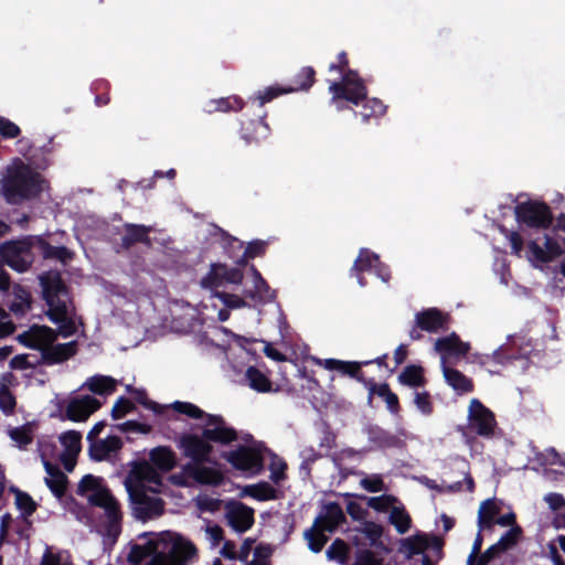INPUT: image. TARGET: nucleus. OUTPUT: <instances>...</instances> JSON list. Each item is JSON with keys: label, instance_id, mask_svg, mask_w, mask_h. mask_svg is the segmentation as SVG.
Returning a JSON list of instances; mask_svg holds the SVG:
<instances>
[{"label": "nucleus", "instance_id": "nucleus-44", "mask_svg": "<svg viewBox=\"0 0 565 565\" xmlns=\"http://www.w3.org/2000/svg\"><path fill=\"white\" fill-rule=\"evenodd\" d=\"M390 523L394 525L399 534H404L411 529L412 519L403 505L393 507L390 513Z\"/></svg>", "mask_w": 565, "mask_h": 565}, {"label": "nucleus", "instance_id": "nucleus-31", "mask_svg": "<svg viewBox=\"0 0 565 565\" xmlns=\"http://www.w3.org/2000/svg\"><path fill=\"white\" fill-rule=\"evenodd\" d=\"M150 460L152 465L163 471L172 470L177 465V458L173 450L169 447L159 446L150 451Z\"/></svg>", "mask_w": 565, "mask_h": 565}, {"label": "nucleus", "instance_id": "nucleus-64", "mask_svg": "<svg viewBox=\"0 0 565 565\" xmlns=\"http://www.w3.org/2000/svg\"><path fill=\"white\" fill-rule=\"evenodd\" d=\"M117 428L124 433H139V434H149L152 430L151 425L139 423L137 420H127L122 424H119Z\"/></svg>", "mask_w": 565, "mask_h": 565}, {"label": "nucleus", "instance_id": "nucleus-40", "mask_svg": "<svg viewBox=\"0 0 565 565\" xmlns=\"http://www.w3.org/2000/svg\"><path fill=\"white\" fill-rule=\"evenodd\" d=\"M323 457H326L324 454L318 451L313 446L306 447L300 451L301 463L299 467V473L302 480L311 478L313 463Z\"/></svg>", "mask_w": 565, "mask_h": 565}, {"label": "nucleus", "instance_id": "nucleus-50", "mask_svg": "<svg viewBox=\"0 0 565 565\" xmlns=\"http://www.w3.org/2000/svg\"><path fill=\"white\" fill-rule=\"evenodd\" d=\"M9 436L18 444L19 448L24 449L33 441V427L31 424H24L20 427L12 428L9 431Z\"/></svg>", "mask_w": 565, "mask_h": 565}, {"label": "nucleus", "instance_id": "nucleus-8", "mask_svg": "<svg viewBox=\"0 0 565 565\" xmlns=\"http://www.w3.org/2000/svg\"><path fill=\"white\" fill-rule=\"evenodd\" d=\"M451 317L436 307L425 308L415 313L414 324L408 335L412 341L424 338L423 332L439 333L449 329Z\"/></svg>", "mask_w": 565, "mask_h": 565}, {"label": "nucleus", "instance_id": "nucleus-46", "mask_svg": "<svg viewBox=\"0 0 565 565\" xmlns=\"http://www.w3.org/2000/svg\"><path fill=\"white\" fill-rule=\"evenodd\" d=\"M267 243L260 239L252 241L245 247L243 255L236 260L239 267H245L249 259L263 256L266 253Z\"/></svg>", "mask_w": 565, "mask_h": 565}, {"label": "nucleus", "instance_id": "nucleus-32", "mask_svg": "<svg viewBox=\"0 0 565 565\" xmlns=\"http://www.w3.org/2000/svg\"><path fill=\"white\" fill-rule=\"evenodd\" d=\"M244 105L245 103L241 97L228 96L209 100L205 105L204 110L207 114H213L216 111H238L243 109Z\"/></svg>", "mask_w": 565, "mask_h": 565}, {"label": "nucleus", "instance_id": "nucleus-28", "mask_svg": "<svg viewBox=\"0 0 565 565\" xmlns=\"http://www.w3.org/2000/svg\"><path fill=\"white\" fill-rule=\"evenodd\" d=\"M369 401H372L374 394L383 398L388 412L397 415L401 412L398 396L391 390L388 383L376 384L373 380H369Z\"/></svg>", "mask_w": 565, "mask_h": 565}, {"label": "nucleus", "instance_id": "nucleus-27", "mask_svg": "<svg viewBox=\"0 0 565 565\" xmlns=\"http://www.w3.org/2000/svg\"><path fill=\"white\" fill-rule=\"evenodd\" d=\"M443 374L446 383L459 395L471 393L475 388L473 381L462 372L446 365L443 361Z\"/></svg>", "mask_w": 565, "mask_h": 565}, {"label": "nucleus", "instance_id": "nucleus-59", "mask_svg": "<svg viewBox=\"0 0 565 565\" xmlns=\"http://www.w3.org/2000/svg\"><path fill=\"white\" fill-rule=\"evenodd\" d=\"M414 404L424 414L430 415L434 412V405L429 392H416L414 395Z\"/></svg>", "mask_w": 565, "mask_h": 565}, {"label": "nucleus", "instance_id": "nucleus-42", "mask_svg": "<svg viewBox=\"0 0 565 565\" xmlns=\"http://www.w3.org/2000/svg\"><path fill=\"white\" fill-rule=\"evenodd\" d=\"M321 521H331L332 525L329 526V532L332 533L342 522L345 521L342 508L337 502H330L326 505V514L320 515L315 520V526L319 525Z\"/></svg>", "mask_w": 565, "mask_h": 565}, {"label": "nucleus", "instance_id": "nucleus-52", "mask_svg": "<svg viewBox=\"0 0 565 565\" xmlns=\"http://www.w3.org/2000/svg\"><path fill=\"white\" fill-rule=\"evenodd\" d=\"M62 445L65 447L66 452L78 455L82 445V434L76 430H67L60 437Z\"/></svg>", "mask_w": 565, "mask_h": 565}, {"label": "nucleus", "instance_id": "nucleus-56", "mask_svg": "<svg viewBox=\"0 0 565 565\" xmlns=\"http://www.w3.org/2000/svg\"><path fill=\"white\" fill-rule=\"evenodd\" d=\"M254 287L255 290L247 294L253 300L266 301L275 297L274 291H271L268 282L263 277L255 281Z\"/></svg>", "mask_w": 565, "mask_h": 565}, {"label": "nucleus", "instance_id": "nucleus-18", "mask_svg": "<svg viewBox=\"0 0 565 565\" xmlns=\"http://www.w3.org/2000/svg\"><path fill=\"white\" fill-rule=\"evenodd\" d=\"M100 407L102 403L90 395L76 397L68 402L63 418L72 422H85Z\"/></svg>", "mask_w": 565, "mask_h": 565}, {"label": "nucleus", "instance_id": "nucleus-15", "mask_svg": "<svg viewBox=\"0 0 565 565\" xmlns=\"http://www.w3.org/2000/svg\"><path fill=\"white\" fill-rule=\"evenodd\" d=\"M562 254L563 248L558 241L547 234L544 235V247L536 241H530L527 244L526 257L534 265L550 263Z\"/></svg>", "mask_w": 565, "mask_h": 565}, {"label": "nucleus", "instance_id": "nucleus-7", "mask_svg": "<svg viewBox=\"0 0 565 565\" xmlns=\"http://www.w3.org/2000/svg\"><path fill=\"white\" fill-rule=\"evenodd\" d=\"M514 215L520 225L535 230H547L554 221L550 205L537 200L518 203L514 207Z\"/></svg>", "mask_w": 565, "mask_h": 565}, {"label": "nucleus", "instance_id": "nucleus-2", "mask_svg": "<svg viewBox=\"0 0 565 565\" xmlns=\"http://www.w3.org/2000/svg\"><path fill=\"white\" fill-rule=\"evenodd\" d=\"M42 183L40 173L20 162L8 169L2 182V193L9 204H20L38 198L43 190Z\"/></svg>", "mask_w": 565, "mask_h": 565}, {"label": "nucleus", "instance_id": "nucleus-13", "mask_svg": "<svg viewBox=\"0 0 565 565\" xmlns=\"http://www.w3.org/2000/svg\"><path fill=\"white\" fill-rule=\"evenodd\" d=\"M203 437L211 444L230 445L238 439L237 430L226 424L221 415H206Z\"/></svg>", "mask_w": 565, "mask_h": 565}, {"label": "nucleus", "instance_id": "nucleus-48", "mask_svg": "<svg viewBox=\"0 0 565 565\" xmlns=\"http://www.w3.org/2000/svg\"><path fill=\"white\" fill-rule=\"evenodd\" d=\"M244 492L258 501L275 500L277 498L276 489L267 482L247 486Z\"/></svg>", "mask_w": 565, "mask_h": 565}, {"label": "nucleus", "instance_id": "nucleus-16", "mask_svg": "<svg viewBox=\"0 0 565 565\" xmlns=\"http://www.w3.org/2000/svg\"><path fill=\"white\" fill-rule=\"evenodd\" d=\"M57 333L54 329L47 326L33 324L29 330L18 335V341L26 348L39 350L42 353V349L45 344L55 342Z\"/></svg>", "mask_w": 565, "mask_h": 565}, {"label": "nucleus", "instance_id": "nucleus-5", "mask_svg": "<svg viewBox=\"0 0 565 565\" xmlns=\"http://www.w3.org/2000/svg\"><path fill=\"white\" fill-rule=\"evenodd\" d=\"M150 552L154 553L152 565H185L196 554L195 546L178 537L173 541H149Z\"/></svg>", "mask_w": 565, "mask_h": 565}, {"label": "nucleus", "instance_id": "nucleus-34", "mask_svg": "<svg viewBox=\"0 0 565 565\" xmlns=\"http://www.w3.org/2000/svg\"><path fill=\"white\" fill-rule=\"evenodd\" d=\"M245 379L248 386L259 393H269L273 391V382L256 366H248L245 372Z\"/></svg>", "mask_w": 565, "mask_h": 565}, {"label": "nucleus", "instance_id": "nucleus-49", "mask_svg": "<svg viewBox=\"0 0 565 565\" xmlns=\"http://www.w3.org/2000/svg\"><path fill=\"white\" fill-rule=\"evenodd\" d=\"M326 555L328 559L345 565L349 561V545L343 540L335 539L327 548Z\"/></svg>", "mask_w": 565, "mask_h": 565}, {"label": "nucleus", "instance_id": "nucleus-12", "mask_svg": "<svg viewBox=\"0 0 565 565\" xmlns=\"http://www.w3.org/2000/svg\"><path fill=\"white\" fill-rule=\"evenodd\" d=\"M242 267H228L222 263H213L209 273L201 279V287L214 290L225 284L238 285L243 280Z\"/></svg>", "mask_w": 565, "mask_h": 565}, {"label": "nucleus", "instance_id": "nucleus-22", "mask_svg": "<svg viewBox=\"0 0 565 565\" xmlns=\"http://www.w3.org/2000/svg\"><path fill=\"white\" fill-rule=\"evenodd\" d=\"M150 232L151 227L149 226L142 224L125 223L124 235L121 236L119 246L125 250H128L138 243L150 246Z\"/></svg>", "mask_w": 565, "mask_h": 565}, {"label": "nucleus", "instance_id": "nucleus-9", "mask_svg": "<svg viewBox=\"0 0 565 565\" xmlns=\"http://www.w3.org/2000/svg\"><path fill=\"white\" fill-rule=\"evenodd\" d=\"M33 242L31 237L7 241L0 244V258L18 273L28 271L33 264Z\"/></svg>", "mask_w": 565, "mask_h": 565}, {"label": "nucleus", "instance_id": "nucleus-43", "mask_svg": "<svg viewBox=\"0 0 565 565\" xmlns=\"http://www.w3.org/2000/svg\"><path fill=\"white\" fill-rule=\"evenodd\" d=\"M375 263H380V257L377 254L371 252L367 248H361L359 252V256L354 260L350 273L370 271L373 269Z\"/></svg>", "mask_w": 565, "mask_h": 565}, {"label": "nucleus", "instance_id": "nucleus-29", "mask_svg": "<svg viewBox=\"0 0 565 565\" xmlns=\"http://www.w3.org/2000/svg\"><path fill=\"white\" fill-rule=\"evenodd\" d=\"M12 297L13 300L9 305L10 311L15 317H23L32 306V295L29 288L20 284H14L12 286Z\"/></svg>", "mask_w": 565, "mask_h": 565}, {"label": "nucleus", "instance_id": "nucleus-25", "mask_svg": "<svg viewBox=\"0 0 565 565\" xmlns=\"http://www.w3.org/2000/svg\"><path fill=\"white\" fill-rule=\"evenodd\" d=\"M122 447L120 437L109 435L105 439H98L89 444L88 454L92 460L103 461L108 458L111 452H117Z\"/></svg>", "mask_w": 565, "mask_h": 565}, {"label": "nucleus", "instance_id": "nucleus-63", "mask_svg": "<svg viewBox=\"0 0 565 565\" xmlns=\"http://www.w3.org/2000/svg\"><path fill=\"white\" fill-rule=\"evenodd\" d=\"M501 233H503L505 237L509 239L512 249L511 253L520 257L524 247V242L521 234L515 231H509L505 227L501 228Z\"/></svg>", "mask_w": 565, "mask_h": 565}, {"label": "nucleus", "instance_id": "nucleus-53", "mask_svg": "<svg viewBox=\"0 0 565 565\" xmlns=\"http://www.w3.org/2000/svg\"><path fill=\"white\" fill-rule=\"evenodd\" d=\"M259 128H267V126L262 120L248 119L247 121H243L241 127L242 138L247 143L258 141L257 130Z\"/></svg>", "mask_w": 565, "mask_h": 565}, {"label": "nucleus", "instance_id": "nucleus-41", "mask_svg": "<svg viewBox=\"0 0 565 565\" xmlns=\"http://www.w3.org/2000/svg\"><path fill=\"white\" fill-rule=\"evenodd\" d=\"M316 82V71L312 66H303L295 75L292 84L287 85L292 88V93L300 90H309Z\"/></svg>", "mask_w": 565, "mask_h": 565}, {"label": "nucleus", "instance_id": "nucleus-57", "mask_svg": "<svg viewBox=\"0 0 565 565\" xmlns=\"http://www.w3.org/2000/svg\"><path fill=\"white\" fill-rule=\"evenodd\" d=\"M397 499L391 494H382L380 497L369 498L367 505L377 512H386L392 510Z\"/></svg>", "mask_w": 565, "mask_h": 565}, {"label": "nucleus", "instance_id": "nucleus-45", "mask_svg": "<svg viewBox=\"0 0 565 565\" xmlns=\"http://www.w3.org/2000/svg\"><path fill=\"white\" fill-rule=\"evenodd\" d=\"M15 505L21 511L22 516L25 520L28 526H31V522L28 520L38 509L36 502L33 498L21 490H17L15 492Z\"/></svg>", "mask_w": 565, "mask_h": 565}, {"label": "nucleus", "instance_id": "nucleus-55", "mask_svg": "<svg viewBox=\"0 0 565 565\" xmlns=\"http://www.w3.org/2000/svg\"><path fill=\"white\" fill-rule=\"evenodd\" d=\"M289 93H292V88H288L287 85L286 86L273 85V86L266 87L264 90H259L257 94V98L259 100V105L264 106L266 103L271 102L273 99L279 97L280 95L289 94Z\"/></svg>", "mask_w": 565, "mask_h": 565}, {"label": "nucleus", "instance_id": "nucleus-26", "mask_svg": "<svg viewBox=\"0 0 565 565\" xmlns=\"http://www.w3.org/2000/svg\"><path fill=\"white\" fill-rule=\"evenodd\" d=\"M43 465L46 473L49 475V477L45 478L46 486L56 498H63L67 490V476L57 465H54L49 460H44Z\"/></svg>", "mask_w": 565, "mask_h": 565}, {"label": "nucleus", "instance_id": "nucleus-3", "mask_svg": "<svg viewBox=\"0 0 565 565\" xmlns=\"http://www.w3.org/2000/svg\"><path fill=\"white\" fill-rule=\"evenodd\" d=\"M103 482L104 480L99 477L85 475L78 482L76 493L85 497L90 505L104 509L108 531L119 532L122 518L120 504Z\"/></svg>", "mask_w": 565, "mask_h": 565}, {"label": "nucleus", "instance_id": "nucleus-33", "mask_svg": "<svg viewBox=\"0 0 565 565\" xmlns=\"http://www.w3.org/2000/svg\"><path fill=\"white\" fill-rule=\"evenodd\" d=\"M429 548V537L424 533H417L401 541L399 551L408 558L424 553Z\"/></svg>", "mask_w": 565, "mask_h": 565}, {"label": "nucleus", "instance_id": "nucleus-20", "mask_svg": "<svg viewBox=\"0 0 565 565\" xmlns=\"http://www.w3.org/2000/svg\"><path fill=\"white\" fill-rule=\"evenodd\" d=\"M204 462H188L183 466V473L196 483L205 486H218L222 483L223 473L214 468L203 466Z\"/></svg>", "mask_w": 565, "mask_h": 565}, {"label": "nucleus", "instance_id": "nucleus-21", "mask_svg": "<svg viewBox=\"0 0 565 565\" xmlns=\"http://www.w3.org/2000/svg\"><path fill=\"white\" fill-rule=\"evenodd\" d=\"M319 365L330 371H339L343 375H348L356 381L369 386V380L364 377L361 367L364 366L363 362L342 361L337 359L316 360Z\"/></svg>", "mask_w": 565, "mask_h": 565}, {"label": "nucleus", "instance_id": "nucleus-6", "mask_svg": "<svg viewBox=\"0 0 565 565\" xmlns=\"http://www.w3.org/2000/svg\"><path fill=\"white\" fill-rule=\"evenodd\" d=\"M129 494L132 515L142 522L158 518L164 512V501L159 497H151L142 482H128L126 484Z\"/></svg>", "mask_w": 565, "mask_h": 565}, {"label": "nucleus", "instance_id": "nucleus-39", "mask_svg": "<svg viewBox=\"0 0 565 565\" xmlns=\"http://www.w3.org/2000/svg\"><path fill=\"white\" fill-rule=\"evenodd\" d=\"M38 245L45 259H57L65 264L73 258V252L65 246H53L41 237L38 238Z\"/></svg>", "mask_w": 565, "mask_h": 565}, {"label": "nucleus", "instance_id": "nucleus-54", "mask_svg": "<svg viewBox=\"0 0 565 565\" xmlns=\"http://www.w3.org/2000/svg\"><path fill=\"white\" fill-rule=\"evenodd\" d=\"M171 407L178 412L179 414L185 415L190 418L200 419L205 418L206 419V413L202 411L199 406L189 403V402H174Z\"/></svg>", "mask_w": 565, "mask_h": 565}, {"label": "nucleus", "instance_id": "nucleus-47", "mask_svg": "<svg viewBox=\"0 0 565 565\" xmlns=\"http://www.w3.org/2000/svg\"><path fill=\"white\" fill-rule=\"evenodd\" d=\"M127 391L130 392L134 395L135 401L142 405L145 408L152 411L157 415L164 413L167 407L154 401H151L143 388H134L131 385H128Z\"/></svg>", "mask_w": 565, "mask_h": 565}, {"label": "nucleus", "instance_id": "nucleus-58", "mask_svg": "<svg viewBox=\"0 0 565 565\" xmlns=\"http://www.w3.org/2000/svg\"><path fill=\"white\" fill-rule=\"evenodd\" d=\"M136 409L135 404L124 396H120L111 408L113 419H120Z\"/></svg>", "mask_w": 565, "mask_h": 565}, {"label": "nucleus", "instance_id": "nucleus-38", "mask_svg": "<svg viewBox=\"0 0 565 565\" xmlns=\"http://www.w3.org/2000/svg\"><path fill=\"white\" fill-rule=\"evenodd\" d=\"M319 438L318 446L319 450L324 454L326 457H331V450L337 447V433L332 429L329 423L322 422L318 428Z\"/></svg>", "mask_w": 565, "mask_h": 565}, {"label": "nucleus", "instance_id": "nucleus-37", "mask_svg": "<svg viewBox=\"0 0 565 565\" xmlns=\"http://www.w3.org/2000/svg\"><path fill=\"white\" fill-rule=\"evenodd\" d=\"M87 388L97 395H110L117 388V381L107 375H94L85 384Z\"/></svg>", "mask_w": 565, "mask_h": 565}, {"label": "nucleus", "instance_id": "nucleus-36", "mask_svg": "<svg viewBox=\"0 0 565 565\" xmlns=\"http://www.w3.org/2000/svg\"><path fill=\"white\" fill-rule=\"evenodd\" d=\"M362 103V109L360 111H354V114L358 116L360 115L362 120L364 122H367L371 118H380L385 115L386 113V105L379 99V98H367L362 99L360 104Z\"/></svg>", "mask_w": 565, "mask_h": 565}, {"label": "nucleus", "instance_id": "nucleus-11", "mask_svg": "<svg viewBox=\"0 0 565 565\" xmlns=\"http://www.w3.org/2000/svg\"><path fill=\"white\" fill-rule=\"evenodd\" d=\"M222 457L235 469L258 473L264 467V457L259 449L239 445L236 449L226 451Z\"/></svg>", "mask_w": 565, "mask_h": 565}, {"label": "nucleus", "instance_id": "nucleus-10", "mask_svg": "<svg viewBox=\"0 0 565 565\" xmlns=\"http://www.w3.org/2000/svg\"><path fill=\"white\" fill-rule=\"evenodd\" d=\"M497 420L493 412L478 398H472L468 407V429L483 438L494 435Z\"/></svg>", "mask_w": 565, "mask_h": 565}, {"label": "nucleus", "instance_id": "nucleus-35", "mask_svg": "<svg viewBox=\"0 0 565 565\" xmlns=\"http://www.w3.org/2000/svg\"><path fill=\"white\" fill-rule=\"evenodd\" d=\"M500 508L492 499L483 501L478 511V526L480 531L491 529L497 522Z\"/></svg>", "mask_w": 565, "mask_h": 565}, {"label": "nucleus", "instance_id": "nucleus-51", "mask_svg": "<svg viewBox=\"0 0 565 565\" xmlns=\"http://www.w3.org/2000/svg\"><path fill=\"white\" fill-rule=\"evenodd\" d=\"M305 539L308 541V547L313 553H319L328 542V536L320 530H316L313 526L306 530Z\"/></svg>", "mask_w": 565, "mask_h": 565}, {"label": "nucleus", "instance_id": "nucleus-19", "mask_svg": "<svg viewBox=\"0 0 565 565\" xmlns=\"http://www.w3.org/2000/svg\"><path fill=\"white\" fill-rule=\"evenodd\" d=\"M78 352V343L73 340L67 343H50L42 349V362L46 365L63 363L75 356Z\"/></svg>", "mask_w": 565, "mask_h": 565}, {"label": "nucleus", "instance_id": "nucleus-14", "mask_svg": "<svg viewBox=\"0 0 565 565\" xmlns=\"http://www.w3.org/2000/svg\"><path fill=\"white\" fill-rule=\"evenodd\" d=\"M184 457L192 462H210L213 446L203 437L195 434H182L178 443Z\"/></svg>", "mask_w": 565, "mask_h": 565}, {"label": "nucleus", "instance_id": "nucleus-62", "mask_svg": "<svg viewBox=\"0 0 565 565\" xmlns=\"http://www.w3.org/2000/svg\"><path fill=\"white\" fill-rule=\"evenodd\" d=\"M17 401L14 395L8 387L0 390V409L6 415H11L14 412Z\"/></svg>", "mask_w": 565, "mask_h": 565}, {"label": "nucleus", "instance_id": "nucleus-17", "mask_svg": "<svg viewBox=\"0 0 565 565\" xmlns=\"http://www.w3.org/2000/svg\"><path fill=\"white\" fill-rule=\"evenodd\" d=\"M228 524L238 533L248 531L254 522V509L243 502L231 501L226 504Z\"/></svg>", "mask_w": 565, "mask_h": 565}, {"label": "nucleus", "instance_id": "nucleus-24", "mask_svg": "<svg viewBox=\"0 0 565 565\" xmlns=\"http://www.w3.org/2000/svg\"><path fill=\"white\" fill-rule=\"evenodd\" d=\"M435 350L446 355L462 358L469 353L470 344L461 341L456 332H451L449 335L436 340Z\"/></svg>", "mask_w": 565, "mask_h": 565}, {"label": "nucleus", "instance_id": "nucleus-23", "mask_svg": "<svg viewBox=\"0 0 565 565\" xmlns=\"http://www.w3.org/2000/svg\"><path fill=\"white\" fill-rule=\"evenodd\" d=\"M364 433L369 441L379 449L397 448L402 445L401 438L379 425H367Z\"/></svg>", "mask_w": 565, "mask_h": 565}, {"label": "nucleus", "instance_id": "nucleus-61", "mask_svg": "<svg viewBox=\"0 0 565 565\" xmlns=\"http://www.w3.org/2000/svg\"><path fill=\"white\" fill-rule=\"evenodd\" d=\"M382 558H380L373 551L360 548L356 551L355 562L353 565H382Z\"/></svg>", "mask_w": 565, "mask_h": 565}, {"label": "nucleus", "instance_id": "nucleus-30", "mask_svg": "<svg viewBox=\"0 0 565 565\" xmlns=\"http://www.w3.org/2000/svg\"><path fill=\"white\" fill-rule=\"evenodd\" d=\"M397 381L399 384L412 388L424 387L427 384L425 370L418 364L406 365L398 374Z\"/></svg>", "mask_w": 565, "mask_h": 565}, {"label": "nucleus", "instance_id": "nucleus-4", "mask_svg": "<svg viewBox=\"0 0 565 565\" xmlns=\"http://www.w3.org/2000/svg\"><path fill=\"white\" fill-rule=\"evenodd\" d=\"M341 74L340 81H333L329 84V93L333 94V99L347 98L352 105H360L369 94L365 81L359 72L349 67V57L347 52L342 51L337 56V63L329 65V72Z\"/></svg>", "mask_w": 565, "mask_h": 565}, {"label": "nucleus", "instance_id": "nucleus-1", "mask_svg": "<svg viewBox=\"0 0 565 565\" xmlns=\"http://www.w3.org/2000/svg\"><path fill=\"white\" fill-rule=\"evenodd\" d=\"M42 296L49 310L47 318L58 324L57 337L68 338L75 334L76 324L67 312L68 287L58 271H46L40 276Z\"/></svg>", "mask_w": 565, "mask_h": 565}, {"label": "nucleus", "instance_id": "nucleus-60", "mask_svg": "<svg viewBox=\"0 0 565 565\" xmlns=\"http://www.w3.org/2000/svg\"><path fill=\"white\" fill-rule=\"evenodd\" d=\"M522 535V529L519 525H515L513 527H510L500 539L499 543L500 545L505 548V551L512 548L515 546Z\"/></svg>", "mask_w": 565, "mask_h": 565}]
</instances>
